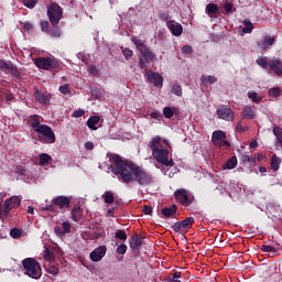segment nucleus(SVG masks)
<instances>
[{
  "label": "nucleus",
  "mask_w": 282,
  "mask_h": 282,
  "mask_svg": "<svg viewBox=\"0 0 282 282\" xmlns=\"http://www.w3.org/2000/svg\"><path fill=\"white\" fill-rule=\"evenodd\" d=\"M110 162L115 165H109L108 169L113 175H118L123 184L137 182L139 186H149L153 184V175L140 167L132 161L123 160L120 155L108 154Z\"/></svg>",
  "instance_id": "obj_1"
},
{
  "label": "nucleus",
  "mask_w": 282,
  "mask_h": 282,
  "mask_svg": "<svg viewBox=\"0 0 282 282\" xmlns=\"http://www.w3.org/2000/svg\"><path fill=\"white\" fill-rule=\"evenodd\" d=\"M152 151V155L156 162L163 164V166H173L175 162L169 161V150L162 145V138L154 137L148 144Z\"/></svg>",
  "instance_id": "obj_2"
},
{
  "label": "nucleus",
  "mask_w": 282,
  "mask_h": 282,
  "mask_svg": "<svg viewBox=\"0 0 282 282\" xmlns=\"http://www.w3.org/2000/svg\"><path fill=\"white\" fill-rule=\"evenodd\" d=\"M24 269V274L31 279H41L43 270L41 269V263L34 258H26L22 261Z\"/></svg>",
  "instance_id": "obj_3"
},
{
  "label": "nucleus",
  "mask_w": 282,
  "mask_h": 282,
  "mask_svg": "<svg viewBox=\"0 0 282 282\" xmlns=\"http://www.w3.org/2000/svg\"><path fill=\"white\" fill-rule=\"evenodd\" d=\"M34 65L45 72H58L61 69V62L56 57H37L34 59Z\"/></svg>",
  "instance_id": "obj_4"
},
{
  "label": "nucleus",
  "mask_w": 282,
  "mask_h": 282,
  "mask_svg": "<svg viewBox=\"0 0 282 282\" xmlns=\"http://www.w3.org/2000/svg\"><path fill=\"white\" fill-rule=\"evenodd\" d=\"M70 204H72L70 196L59 195L53 198L52 204L46 205L44 207V210H50L51 213H58V208L59 210H65L66 208H69Z\"/></svg>",
  "instance_id": "obj_5"
},
{
  "label": "nucleus",
  "mask_w": 282,
  "mask_h": 282,
  "mask_svg": "<svg viewBox=\"0 0 282 282\" xmlns=\"http://www.w3.org/2000/svg\"><path fill=\"white\" fill-rule=\"evenodd\" d=\"M46 14L48 17L51 25H58L63 19V8L56 2H51L46 7Z\"/></svg>",
  "instance_id": "obj_6"
},
{
  "label": "nucleus",
  "mask_w": 282,
  "mask_h": 282,
  "mask_svg": "<svg viewBox=\"0 0 282 282\" xmlns=\"http://www.w3.org/2000/svg\"><path fill=\"white\" fill-rule=\"evenodd\" d=\"M35 133H37L40 142L43 144H54V142H56V134L54 133V130H52L47 124L39 128Z\"/></svg>",
  "instance_id": "obj_7"
},
{
  "label": "nucleus",
  "mask_w": 282,
  "mask_h": 282,
  "mask_svg": "<svg viewBox=\"0 0 282 282\" xmlns=\"http://www.w3.org/2000/svg\"><path fill=\"white\" fill-rule=\"evenodd\" d=\"M132 43L135 45L138 52L141 54L145 63H151V61L155 58V54H153V52L149 50V46L142 43L141 40H132Z\"/></svg>",
  "instance_id": "obj_8"
},
{
  "label": "nucleus",
  "mask_w": 282,
  "mask_h": 282,
  "mask_svg": "<svg viewBox=\"0 0 282 282\" xmlns=\"http://www.w3.org/2000/svg\"><path fill=\"white\" fill-rule=\"evenodd\" d=\"M0 69L1 72H4V74H11V76H14L15 78H21V73L19 72V68L12 64V62H6L3 59H0Z\"/></svg>",
  "instance_id": "obj_9"
},
{
  "label": "nucleus",
  "mask_w": 282,
  "mask_h": 282,
  "mask_svg": "<svg viewBox=\"0 0 282 282\" xmlns=\"http://www.w3.org/2000/svg\"><path fill=\"white\" fill-rule=\"evenodd\" d=\"M212 140L215 147H230V142L226 140V132L221 130L214 131Z\"/></svg>",
  "instance_id": "obj_10"
},
{
  "label": "nucleus",
  "mask_w": 282,
  "mask_h": 282,
  "mask_svg": "<svg viewBox=\"0 0 282 282\" xmlns=\"http://www.w3.org/2000/svg\"><path fill=\"white\" fill-rule=\"evenodd\" d=\"M194 196L186 189H177V202L182 206H191L193 204Z\"/></svg>",
  "instance_id": "obj_11"
},
{
  "label": "nucleus",
  "mask_w": 282,
  "mask_h": 282,
  "mask_svg": "<svg viewBox=\"0 0 282 282\" xmlns=\"http://www.w3.org/2000/svg\"><path fill=\"white\" fill-rule=\"evenodd\" d=\"M217 116L220 120H226L227 122H232V120H235V112L228 106L218 108Z\"/></svg>",
  "instance_id": "obj_12"
},
{
  "label": "nucleus",
  "mask_w": 282,
  "mask_h": 282,
  "mask_svg": "<svg viewBox=\"0 0 282 282\" xmlns=\"http://www.w3.org/2000/svg\"><path fill=\"white\" fill-rule=\"evenodd\" d=\"M145 76L149 83H153L154 87H162L164 84V77L159 73H154L153 70H145Z\"/></svg>",
  "instance_id": "obj_13"
},
{
  "label": "nucleus",
  "mask_w": 282,
  "mask_h": 282,
  "mask_svg": "<svg viewBox=\"0 0 282 282\" xmlns=\"http://www.w3.org/2000/svg\"><path fill=\"white\" fill-rule=\"evenodd\" d=\"M21 206V198L19 196H11L4 202V215H10V210Z\"/></svg>",
  "instance_id": "obj_14"
},
{
  "label": "nucleus",
  "mask_w": 282,
  "mask_h": 282,
  "mask_svg": "<svg viewBox=\"0 0 282 282\" xmlns=\"http://www.w3.org/2000/svg\"><path fill=\"white\" fill-rule=\"evenodd\" d=\"M105 254H107V247L100 246L90 252V261L98 263V261H102Z\"/></svg>",
  "instance_id": "obj_15"
},
{
  "label": "nucleus",
  "mask_w": 282,
  "mask_h": 282,
  "mask_svg": "<svg viewBox=\"0 0 282 282\" xmlns=\"http://www.w3.org/2000/svg\"><path fill=\"white\" fill-rule=\"evenodd\" d=\"M35 100L40 102V105H50V100H52V94L43 93L39 89H35Z\"/></svg>",
  "instance_id": "obj_16"
},
{
  "label": "nucleus",
  "mask_w": 282,
  "mask_h": 282,
  "mask_svg": "<svg viewBox=\"0 0 282 282\" xmlns=\"http://www.w3.org/2000/svg\"><path fill=\"white\" fill-rule=\"evenodd\" d=\"M26 122L29 127H31V129L35 131V133L39 131V129H41L44 126V124H41V116L39 115L30 116Z\"/></svg>",
  "instance_id": "obj_17"
},
{
  "label": "nucleus",
  "mask_w": 282,
  "mask_h": 282,
  "mask_svg": "<svg viewBox=\"0 0 282 282\" xmlns=\"http://www.w3.org/2000/svg\"><path fill=\"white\" fill-rule=\"evenodd\" d=\"M241 116L243 119L254 120L257 118V108L252 106H245Z\"/></svg>",
  "instance_id": "obj_18"
},
{
  "label": "nucleus",
  "mask_w": 282,
  "mask_h": 282,
  "mask_svg": "<svg viewBox=\"0 0 282 282\" xmlns=\"http://www.w3.org/2000/svg\"><path fill=\"white\" fill-rule=\"evenodd\" d=\"M274 41H275L274 37L267 36L262 41L258 42V47L263 51L270 50V47H272V45H274Z\"/></svg>",
  "instance_id": "obj_19"
},
{
  "label": "nucleus",
  "mask_w": 282,
  "mask_h": 282,
  "mask_svg": "<svg viewBox=\"0 0 282 282\" xmlns=\"http://www.w3.org/2000/svg\"><path fill=\"white\" fill-rule=\"evenodd\" d=\"M270 70L276 74V76H281L282 74V64L281 59H273L269 62Z\"/></svg>",
  "instance_id": "obj_20"
},
{
  "label": "nucleus",
  "mask_w": 282,
  "mask_h": 282,
  "mask_svg": "<svg viewBox=\"0 0 282 282\" xmlns=\"http://www.w3.org/2000/svg\"><path fill=\"white\" fill-rule=\"evenodd\" d=\"M70 215H72V219L73 221H83V208H80V206L76 205L72 212H70Z\"/></svg>",
  "instance_id": "obj_21"
},
{
  "label": "nucleus",
  "mask_w": 282,
  "mask_h": 282,
  "mask_svg": "<svg viewBox=\"0 0 282 282\" xmlns=\"http://www.w3.org/2000/svg\"><path fill=\"white\" fill-rule=\"evenodd\" d=\"M140 246H142V238L135 234L130 239V248H132V250H140Z\"/></svg>",
  "instance_id": "obj_22"
},
{
  "label": "nucleus",
  "mask_w": 282,
  "mask_h": 282,
  "mask_svg": "<svg viewBox=\"0 0 282 282\" xmlns=\"http://www.w3.org/2000/svg\"><path fill=\"white\" fill-rule=\"evenodd\" d=\"M177 213V205H172L170 207H164L163 209H161V215H163V217H173V215H175Z\"/></svg>",
  "instance_id": "obj_23"
},
{
  "label": "nucleus",
  "mask_w": 282,
  "mask_h": 282,
  "mask_svg": "<svg viewBox=\"0 0 282 282\" xmlns=\"http://www.w3.org/2000/svg\"><path fill=\"white\" fill-rule=\"evenodd\" d=\"M248 99L253 101L256 105H259L263 100V96L259 95L254 90H250L247 93Z\"/></svg>",
  "instance_id": "obj_24"
},
{
  "label": "nucleus",
  "mask_w": 282,
  "mask_h": 282,
  "mask_svg": "<svg viewBox=\"0 0 282 282\" xmlns=\"http://www.w3.org/2000/svg\"><path fill=\"white\" fill-rule=\"evenodd\" d=\"M194 223L195 219L193 217H188L183 221L178 223L177 228L178 230H186V228H191V226H193Z\"/></svg>",
  "instance_id": "obj_25"
},
{
  "label": "nucleus",
  "mask_w": 282,
  "mask_h": 282,
  "mask_svg": "<svg viewBox=\"0 0 282 282\" xmlns=\"http://www.w3.org/2000/svg\"><path fill=\"white\" fill-rule=\"evenodd\" d=\"M200 82L204 87H208V85H215L217 83V77L213 75L202 76Z\"/></svg>",
  "instance_id": "obj_26"
},
{
  "label": "nucleus",
  "mask_w": 282,
  "mask_h": 282,
  "mask_svg": "<svg viewBox=\"0 0 282 282\" xmlns=\"http://www.w3.org/2000/svg\"><path fill=\"white\" fill-rule=\"evenodd\" d=\"M98 122H100V117L99 116L90 117L87 121L88 129H91L93 131H96V129H98V127H96V124H98Z\"/></svg>",
  "instance_id": "obj_27"
},
{
  "label": "nucleus",
  "mask_w": 282,
  "mask_h": 282,
  "mask_svg": "<svg viewBox=\"0 0 282 282\" xmlns=\"http://www.w3.org/2000/svg\"><path fill=\"white\" fill-rule=\"evenodd\" d=\"M217 12H219L217 4L209 3L206 6V14H208V17L213 18Z\"/></svg>",
  "instance_id": "obj_28"
},
{
  "label": "nucleus",
  "mask_w": 282,
  "mask_h": 282,
  "mask_svg": "<svg viewBox=\"0 0 282 282\" xmlns=\"http://www.w3.org/2000/svg\"><path fill=\"white\" fill-rule=\"evenodd\" d=\"M101 197L105 200V204H113V202H116V197L113 196V192L111 191L105 192Z\"/></svg>",
  "instance_id": "obj_29"
},
{
  "label": "nucleus",
  "mask_w": 282,
  "mask_h": 282,
  "mask_svg": "<svg viewBox=\"0 0 282 282\" xmlns=\"http://www.w3.org/2000/svg\"><path fill=\"white\" fill-rule=\"evenodd\" d=\"M237 166V156H232L231 159H229L223 166V169L227 170V171H232V169H235Z\"/></svg>",
  "instance_id": "obj_30"
},
{
  "label": "nucleus",
  "mask_w": 282,
  "mask_h": 282,
  "mask_svg": "<svg viewBox=\"0 0 282 282\" xmlns=\"http://www.w3.org/2000/svg\"><path fill=\"white\" fill-rule=\"evenodd\" d=\"M43 257L45 259V261L52 262L54 261V259H56V256L54 254V252H52V250H50L48 248H46L43 251Z\"/></svg>",
  "instance_id": "obj_31"
},
{
  "label": "nucleus",
  "mask_w": 282,
  "mask_h": 282,
  "mask_svg": "<svg viewBox=\"0 0 282 282\" xmlns=\"http://www.w3.org/2000/svg\"><path fill=\"white\" fill-rule=\"evenodd\" d=\"M10 237H12V239H21L23 237V230L19 228L11 229Z\"/></svg>",
  "instance_id": "obj_32"
},
{
  "label": "nucleus",
  "mask_w": 282,
  "mask_h": 282,
  "mask_svg": "<svg viewBox=\"0 0 282 282\" xmlns=\"http://www.w3.org/2000/svg\"><path fill=\"white\" fill-rule=\"evenodd\" d=\"M48 34L53 36V39H58L62 34L61 28H58V25H53V29L48 31Z\"/></svg>",
  "instance_id": "obj_33"
},
{
  "label": "nucleus",
  "mask_w": 282,
  "mask_h": 282,
  "mask_svg": "<svg viewBox=\"0 0 282 282\" xmlns=\"http://www.w3.org/2000/svg\"><path fill=\"white\" fill-rule=\"evenodd\" d=\"M256 63H257V65H259V67H262V69H268V65H269L268 57L262 56V57L258 58L256 61Z\"/></svg>",
  "instance_id": "obj_34"
},
{
  "label": "nucleus",
  "mask_w": 282,
  "mask_h": 282,
  "mask_svg": "<svg viewBox=\"0 0 282 282\" xmlns=\"http://www.w3.org/2000/svg\"><path fill=\"white\" fill-rule=\"evenodd\" d=\"M280 164H281V159L278 158L276 155H273L271 159V169L273 171H276L279 169Z\"/></svg>",
  "instance_id": "obj_35"
},
{
  "label": "nucleus",
  "mask_w": 282,
  "mask_h": 282,
  "mask_svg": "<svg viewBox=\"0 0 282 282\" xmlns=\"http://www.w3.org/2000/svg\"><path fill=\"white\" fill-rule=\"evenodd\" d=\"M253 29H254V26L252 25V22L246 20L245 28H242L243 34H250V32H252Z\"/></svg>",
  "instance_id": "obj_36"
},
{
  "label": "nucleus",
  "mask_w": 282,
  "mask_h": 282,
  "mask_svg": "<svg viewBox=\"0 0 282 282\" xmlns=\"http://www.w3.org/2000/svg\"><path fill=\"white\" fill-rule=\"evenodd\" d=\"M50 160H52V156L47 153H42L40 155V164L42 166H45V164H47V162H50Z\"/></svg>",
  "instance_id": "obj_37"
},
{
  "label": "nucleus",
  "mask_w": 282,
  "mask_h": 282,
  "mask_svg": "<svg viewBox=\"0 0 282 282\" xmlns=\"http://www.w3.org/2000/svg\"><path fill=\"white\" fill-rule=\"evenodd\" d=\"M62 230L64 235H69L72 232V224L69 221L62 223Z\"/></svg>",
  "instance_id": "obj_38"
},
{
  "label": "nucleus",
  "mask_w": 282,
  "mask_h": 282,
  "mask_svg": "<svg viewBox=\"0 0 282 282\" xmlns=\"http://www.w3.org/2000/svg\"><path fill=\"white\" fill-rule=\"evenodd\" d=\"M167 28L172 32L173 36H177V25H175V21H167Z\"/></svg>",
  "instance_id": "obj_39"
},
{
  "label": "nucleus",
  "mask_w": 282,
  "mask_h": 282,
  "mask_svg": "<svg viewBox=\"0 0 282 282\" xmlns=\"http://www.w3.org/2000/svg\"><path fill=\"white\" fill-rule=\"evenodd\" d=\"M40 26L42 32H45L46 34H50V22L46 20H41Z\"/></svg>",
  "instance_id": "obj_40"
},
{
  "label": "nucleus",
  "mask_w": 282,
  "mask_h": 282,
  "mask_svg": "<svg viewBox=\"0 0 282 282\" xmlns=\"http://www.w3.org/2000/svg\"><path fill=\"white\" fill-rule=\"evenodd\" d=\"M116 239H120V241H127V232L122 229H118L116 231Z\"/></svg>",
  "instance_id": "obj_41"
},
{
  "label": "nucleus",
  "mask_w": 282,
  "mask_h": 282,
  "mask_svg": "<svg viewBox=\"0 0 282 282\" xmlns=\"http://www.w3.org/2000/svg\"><path fill=\"white\" fill-rule=\"evenodd\" d=\"M91 96H95V98H102V89L98 88V87H93L90 89Z\"/></svg>",
  "instance_id": "obj_42"
},
{
  "label": "nucleus",
  "mask_w": 282,
  "mask_h": 282,
  "mask_svg": "<svg viewBox=\"0 0 282 282\" xmlns=\"http://www.w3.org/2000/svg\"><path fill=\"white\" fill-rule=\"evenodd\" d=\"M37 1L39 0H23V3L25 8H29L30 10H32V8H35Z\"/></svg>",
  "instance_id": "obj_43"
},
{
  "label": "nucleus",
  "mask_w": 282,
  "mask_h": 282,
  "mask_svg": "<svg viewBox=\"0 0 282 282\" xmlns=\"http://www.w3.org/2000/svg\"><path fill=\"white\" fill-rule=\"evenodd\" d=\"M281 95V88H271L269 90V96H271L272 98H276Z\"/></svg>",
  "instance_id": "obj_44"
},
{
  "label": "nucleus",
  "mask_w": 282,
  "mask_h": 282,
  "mask_svg": "<svg viewBox=\"0 0 282 282\" xmlns=\"http://www.w3.org/2000/svg\"><path fill=\"white\" fill-rule=\"evenodd\" d=\"M15 173L18 175H28V170H25V166H23V165H18L15 167Z\"/></svg>",
  "instance_id": "obj_45"
},
{
  "label": "nucleus",
  "mask_w": 282,
  "mask_h": 282,
  "mask_svg": "<svg viewBox=\"0 0 282 282\" xmlns=\"http://www.w3.org/2000/svg\"><path fill=\"white\" fill-rule=\"evenodd\" d=\"M260 250H262V252H276V250L274 249V247L268 246V245H262V246L260 247Z\"/></svg>",
  "instance_id": "obj_46"
},
{
  "label": "nucleus",
  "mask_w": 282,
  "mask_h": 282,
  "mask_svg": "<svg viewBox=\"0 0 282 282\" xmlns=\"http://www.w3.org/2000/svg\"><path fill=\"white\" fill-rule=\"evenodd\" d=\"M163 116H165V118H173V108L171 107L164 108Z\"/></svg>",
  "instance_id": "obj_47"
},
{
  "label": "nucleus",
  "mask_w": 282,
  "mask_h": 282,
  "mask_svg": "<svg viewBox=\"0 0 282 282\" xmlns=\"http://www.w3.org/2000/svg\"><path fill=\"white\" fill-rule=\"evenodd\" d=\"M273 135L275 138H282V129L279 126H273Z\"/></svg>",
  "instance_id": "obj_48"
},
{
  "label": "nucleus",
  "mask_w": 282,
  "mask_h": 282,
  "mask_svg": "<svg viewBox=\"0 0 282 282\" xmlns=\"http://www.w3.org/2000/svg\"><path fill=\"white\" fill-rule=\"evenodd\" d=\"M83 116H85V110L83 109L75 110L72 113V118H83Z\"/></svg>",
  "instance_id": "obj_49"
},
{
  "label": "nucleus",
  "mask_w": 282,
  "mask_h": 282,
  "mask_svg": "<svg viewBox=\"0 0 282 282\" xmlns=\"http://www.w3.org/2000/svg\"><path fill=\"white\" fill-rule=\"evenodd\" d=\"M59 91H61V94H64L65 96H67V94H72V90L69 89L68 85L59 86Z\"/></svg>",
  "instance_id": "obj_50"
},
{
  "label": "nucleus",
  "mask_w": 282,
  "mask_h": 282,
  "mask_svg": "<svg viewBox=\"0 0 282 282\" xmlns=\"http://www.w3.org/2000/svg\"><path fill=\"white\" fill-rule=\"evenodd\" d=\"M23 28L25 32H32V30H34V24H32V22L26 21L23 23Z\"/></svg>",
  "instance_id": "obj_51"
},
{
  "label": "nucleus",
  "mask_w": 282,
  "mask_h": 282,
  "mask_svg": "<svg viewBox=\"0 0 282 282\" xmlns=\"http://www.w3.org/2000/svg\"><path fill=\"white\" fill-rule=\"evenodd\" d=\"M117 252H118V254H126V253H127V245L121 243V245L117 248Z\"/></svg>",
  "instance_id": "obj_52"
},
{
  "label": "nucleus",
  "mask_w": 282,
  "mask_h": 282,
  "mask_svg": "<svg viewBox=\"0 0 282 282\" xmlns=\"http://www.w3.org/2000/svg\"><path fill=\"white\" fill-rule=\"evenodd\" d=\"M47 273L52 274V276H56L58 274V268L52 265L47 269Z\"/></svg>",
  "instance_id": "obj_53"
},
{
  "label": "nucleus",
  "mask_w": 282,
  "mask_h": 282,
  "mask_svg": "<svg viewBox=\"0 0 282 282\" xmlns=\"http://www.w3.org/2000/svg\"><path fill=\"white\" fill-rule=\"evenodd\" d=\"M122 54H123L124 58L129 59V58H131V56H133V51H131L129 48H124L122 51Z\"/></svg>",
  "instance_id": "obj_54"
},
{
  "label": "nucleus",
  "mask_w": 282,
  "mask_h": 282,
  "mask_svg": "<svg viewBox=\"0 0 282 282\" xmlns=\"http://www.w3.org/2000/svg\"><path fill=\"white\" fill-rule=\"evenodd\" d=\"M150 116L153 120H162V113L159 111H153Z\"/></svg>",
  "instance_id": "obj_55"
},
{
  "label": "nucleus",
  "mask_w": 282,
  "mask_h": 282,
  "mask_svg": "<svg viewBox=\"0 0 282 282\" xmlns=\"http://www.w3.org/2000/svg\"><path fill=\"white\" fill-rule=\"evenodd\" d=\"M54 232H55V235H56L57 237H65V234L63 232V228H61V227H58V226H56V227L54 228Z\"/></svg>",
  "instance_id": "obj_56"
},
{
  "label": "nucleus",
  "mask_w": 282,
  "mask_h": 282,
  "mask_svg": "<svg viewBox=\"0 0 282 282\" xmlns=\"http://www.w3.org/2000/svg\"><path fill=\"white\" fill-rule=\"evenodd\" d=\"M182 52L184 54H191L193 52V47L191 45H185L182 47Z\"/></svg>",
  "instance_id": "obj_57"
},
{
  "label": "nucleus",
  "mask_w": 282,
  "mask_h": 282,
  "mask_svg": "<svg viewBox=\"0 0 282 282\" xmlns=\"http://www.w3.org/2000/svg\"><path fill=\"white\" fill-rule=\"evenodd\" d=\"M151 213H153V207L149 205L143 206V214L151 215Z\"/></svg>",
  "instance_id": "obj_58"
},
{
  "label": "nucleus",
  "mask_w": 282,
  "mask_h": 282,
  "mask_svg": "<svg viewBox=\"0 0 282 282\" xmlns=\"http://www.w3.org/2000/svg\"><path fill=\"white\" fill-rule=\"evenodd\" d=\"M224 10L227 12V14L232 12V4L230 2H225Z\"/></svg>",
  "instance_id": "obj_59"
},
{
  "label": "nucleus",
  "mask_w": 282,
  "mask_h": 282,
  "mask_svg": "<svg viewBox=\"0 0 282 282\" xmlns=\"http://www.w3.org/2000/svg\"><path fill=\"white\" fill-rule=\"evenodd\" d=\"M276 149H282V137H275Z\"/></svg>",
  "instance_id": "obj_60"
},
{
  "label": "nucleus",
  "mask_w": 282,
  "mask_h": 282,
  "mask_svg": "<svg viewBox=\"0 0 282 282\" xmlns=\"http://www.w3.org/2000/svg\"><path fill=\"white\" fill-rule=\"evenodd\" d=\"M89 74H91L93 76H98V68H96V66H90L88 69Z\"/></svg>",
  "instance_id": "obj_61"
},
{
  "label": "nucleus",
  "mask_w": 282,
  "mask_h": 282,
  "mask_svg": "<svg viewBox=\"0 0 282 282\" xmlns=\"http://www.w3.org/2000/svg\"><path fill=\"white\" fill-rule=\"evenodd\" d=\"M85 149H87V151H93L94 149V142L87 141L85 143Z\"/></svg>",
  "instance_id": "obj_62"
},
{
  "label": "nucleus",
  "mask_w": 282,
  "mask_h": 282,
  "mask_svg": "<svg viewBox=\"0 0 282 282\" xmlns=\"http://www.w3.org/2000/svg\"><path fill=\"white\" fill-rule=\"evenodd\" d=\"M139 67L140 69H144V67H147V61H144V58L139 59Z\"/></svg>",
  "instance_id": "obj_63"
},
{
  "label": "nucleus",
  "mask_w": 282,
  "mask_h": 282,
  "mask_svg": "<svg viewBox=\"0 0 282 282\" xmlns=\"http://www.w3.org/2000/svg\"><path fill=\"white\" fill-rule=\"evenodd\" d=\"M167 282H177V272H174V273H173V279H172V278H169V279H167Z\"/></svg>",
  "instance_id": "obj_64"
}]
</instances>
